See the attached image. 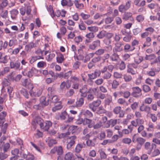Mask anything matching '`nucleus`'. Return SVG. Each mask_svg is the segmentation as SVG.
Instances as JSON below:
<instances>
[{"instance_id": "obj_1", "label": "nucleus", "mask_w": 160, "mask_h": 160, "mask_svg": "<svg viewBox=\"0 0 160 160\" xmlns=\"http://www.w3.org/2000/svg\"><path fill=\"white\" fill-rule=\"evenodd\" d=\"M21 82L23 86L29 90H32L33 88V84L31 82L29 79L22 78L21 80Z\"/></svg>"}, {"instance_id": "obj_2", "label": "nucleus", "mask_w": 160, "mask_h": 160, "mask_svg": "<svg viewBox=\"0 0 160 160\" xmlns=\"http://www.w3.org/2000/svg\"><path fill=\"white\" fill-rule=\"evenodd\" d=\"M40 41L39 40H37L34 42H31L28 44L26 45L25 47V49L27 53L30 51L32 48L37 47L38 45V42Z\"/></svg>"}, {"instance_id": "obj_3", "label": "nucleus", "mask_w": 160, "mask_h": 160, "mask_svg": "<svg viewBox=\"0 0 160 160\" xmlns=\"http://www.w3.org/2000/svg\"><path fill=\"white\" fill-rule=\"evenodd\" d=\"M101 103V101L97 99L89 104L88 107L93 112H95L97 110V108L100 106Z\"/></svg>"}, {"instance_id": "obj_4", "label": "nucleus", "mask_w": 160, "mask_h": 160, "mask_svg": "<svg viewBox=\"0 0 160 160\" xmlns=\"http://www.w3.org/2000/svg\"><path fill=\"white\" fill-rule=\"evenodd\" d=\"M138 67V65L135 64L133 63L129 64L127 66V72L132 75L135 74L137 72L136 69Z\"/></svg>"}, {"instance_id": "obj_5", "label": "nucleus", "mask_w": 160, "mask_h": 160, "mask_svg": "<svg viewBox=\"0 0 160 160\" xmlns=\"http://www.w3.org/2000/svg\"><path fill=\"white\" fill-rule=\"evenodd\" d=\"M37 72V70L34 67L29 69L28 71L27 69H25L22 72V74L24 76H27L28 78H32L34 74Z\"/></svg>"}, {"instance_id": "obj_6", "label": "nucleus", "mask_w": 160, "mask_h": 160, "mask_svg": "<svg viewBox=\"0 0 160 160\" xmlns=\"http://www.w3.org/2000/svg\"><path fill=\"white\" fill-rule=\"evenodd\" d=\"M131 1H128L126 3L125 5L122 4L120 5L118 7V10L120 12H123L127 10L131 7Z\"/></svg>"}, {"instance_id": "obj_7", "label": "nucleus", "mask_w": 160, "mask_h": 160, "mask_svg": "<svg viewBox=\"0 0 160 160\" xmlns=\"http://www.w3.org/2000/svg\"><path fill=\"white\" fill-rule=\"evenodd\" d=\"M77 126H72L69 127L68 128V132H66L61 134L59 135V138H63L66 137L70 134V132L71 131L72 133H73L77 130Z\"/></svg>"}, {"instance_id": "obj_8", "label": "nucleus", "mask_w": 160, "mask_h": 160, "mask_svg": "<svg viewBox=\"0 0 160 160\" xmlns=\"http://www.w3.org/2000/svg\"><path fill=\"white\" fill-rule=\"evenodd\" d=\"M76 139L77 137L75 136H71L68 139L67 141L68 143L67 148L68 149H70L74 145Z\"/></svg>"}, {"instance_id": "obj_9", "label": "nucleus", "mask_w": 160, "mask_h": 160, "mask_svg": "<svg viewBox=\"0 0 160 160\" xmlns=\"http://www.w3.org/2000/svg\"><path fill=\"white\" fill-rule=\"evenodd\" d=\"M132 89L133 91L131 94L133 97L137 98L141 96L140 93L142 91V90L139 87H132Z\"/></svg>"}, {"instance_id": "obj_10", "label": "nucleus", "mask_w": 160, "mask_h": 160, "mask_svg": "<svg viewBox=\"0 0 160 160\" xmlns=\"http://www.w3.org/2000/svg\"><path fill=\"white\" fill-rule=\"evenodd\" d=\"M79 92L81 93L80 96L83 98H85L87 96L88 93L89 92V88L88 89L87 85H84L82 88L79 89Z\"/></svg>"}, {"instance_id": "obj_11", "label": "nucleus", "mask_w": 160, "mask_h": 160, "mask_svg": "<svg viewBox=\"0 0 160 160\" xmlns=\"http://www.w3.org/2000/svg\"><path fill=\"white\" fill-rule=\"evenodd\" d=\"M121 108L120 106H117L113 109V112L116 114H119V118H123L124 115V112L123 110H121Z\"/></svg>"}, {"instance_id": "obj_12", "label": "nucleus", "mask_w": 160, "mask_h": 160, "mask_svg": "<svg viewBox=\"0 0 160 160\" xmlns=\"http://www.w3.org/2000/svg\"><path fill=\"white\" fill-rule=\"evenodd\" d=\"M139 110L141 111L147 113L148 115L150 113L151 108L149 106L145 105L144 103H142L140 106Z\"/></svg>"}, {"instance_id": "obj_13", "label": "nucleus", "mask_w": 160, "mask_h": 160, "mask_svg": "<svg viewBox=\"0 0 160 160\" xmlns=\"http://www.w3.org/2000/svg\"><path fill=\"white\" fill-rule=\"evenodd\" d=\"M97 137L96 136H94L92 139H88L86 142L87 146L90 147H94L97 142Z\"/></svg>"}, {"instance_id": "obj_14", "label": "nucleus", "mask_w": 160, "mask_h": 160, "mask_svg": "<svg viewBox=\"0 0 160 160\" xmlns=\"http://www.w3.org/2000/svg\"><path fill=\"white\" fill-rule=\"evenodd\" d=\"M10 146V145L8 143H5V142L2 141L0 142V149L1 150H3L4 152H8Z\"/></svg>"}, {"instance_id": "obj_15", "label": "nucleus", "mask_w": 160, "mask_h": 160, "mask_svg": "<svg viewBox=\"0 0 160 160\" xmlns=\"http://www.w3.org/2000/svg\"><path fill=\"white\" fill-rule=\"evenodd\" d=\"M52 123L50 121H46L43 122L42 125L41 126V129L44 131H48L49 128L52 127Z\"/></svg>"}, {"instance_id": "obj_16", "label": "nucleus", "mask_w": 160, "mask_h": 160, "mask_svg": "<svg viewBox=\"0 0 160 160\" xmlns=\"http://www.w3.org/2000/svg\"><path fill=\"white\" fill-rule=\"evenodd\" d=\"M71 86V83L69 80H67L66 82L63 81L60 84V88L62 91H64L65 89V87L67 89H68Z\"/></svg>"}, {"instance_id": "obj_17", "label": "nucleus", "mask_w": 160, "mask_h": 160, "mask_svg": "<svg viewBox=\"0 0 160 160\" xmlns=\"http://www.w3.org/2000/svg\"><path fill=\"white\" fill-rule=\"evenodd\" d=\"M123 45V43L121 42H117L115 47L113 49V52H117L122 51L123 48L121 46Z\"/></svg>"}, {"instance_id": "obj_18", "label": "nucleus", "mask_w": 160, "mask_h": 160, "mask_svg": "<svg viewBox=\"0 0 160 160\" xmlns=\"http://www.w3.org/2000/svg\"><path fill=\"white\" fill-rule=\"evenodd\" d=\"M100 46V41L99 40H97L92 42L89 45V48L92 50L96 49L97 47Z\"/></svg>"}, {"instance_id": "obj_19", "label": "nucleus", "mask_w": 160, "mask_h": 160, "mask_svg": "<svg viewBox=\"0 0 160 160\" xmlns=\"http://www.w3.org/2000/svg\"><path fill=\"white\" fill-rule=\"evenodd\" d=\"M151 144L149 142H146L144 144L145 148L148 150L149 152L148 154H150L151 153L152 149L153 148H155L156 147V145L155 144H152L151 146V148H150Z\"/></svg>"}, {"instance_id": "obj_20", "label": "nucleus", "mask_w": 160, "mask_h": 160, "mask_svg": "<svg viewBox=\"0 0 160 160\" xmlns=\"http://www.w3.org/2000/svg\"><path fill=\"white\" fill-rule=\"evenodd\" d=\"M101 75V71L99 70L96 69L95 70L94 72L91 74H88V76L94 79H96L97 77H99Z\"/></svg>"}, {"instance_id": "obj_21", "label": "nucleus", "mask_w": 160, "mask_h": 160, "mask_svg": "<svg viewBox=\"0 0 160 160\" xmlns=\"http://www.w3.org/2000/svg\"><path fill=\"white\" fill-rule=\"evenodd\" d=\"M10 66L11 68L14 69L15 70H20V63L18 61L15 62L13 61L10 62Z\"/></svg>"}, {"instance_id": "obj_22", "label": "nucleus", "mask_w": 160, "mask_h": 160, "mask_svg": "<svg viewBox=\"0 0 160 160\" xmlns=\"http://www.w3.org/2000/svg\"><path fill=\"white\" fill-rule=\"evenodd\" d=\"M104 43L106 45H108V46L106 47V48H107L108 52L111 51L112 49V46L110 44L111 43V41L110 39L108 38H105L103 40Z\"/></svg>"}, {"instance_id": "obj_23", "label": "nucleus", "mask_w": 160, "mask_h": 160, "mask_svg": "<svg viewBox=\"0 0 160 160\" xmlns=\"http://www.w3.org/2000/svg\"><path fill=\"white\" fill-rule=\"evenodd\" d=\"M86 146V144L84 142L82 143H78L76 147L75 151L76 152L79 153L81 151L82 148L85 147Z\"/></svg>"}, {"instance_id": "obj_24", "label": "nucleus", "mask_w": 160, "mask_h": 160, "mask_svg": "<svg viewBox=\"0 0 160 160\" xmlns=\"http://www.w3.org/2000/svg\"><path fill=\"white\" fill-rule=\"evenodd\" d=\"M37 99L36 98H32L30 100L28 101H26L25 102V104L27 107L29 108H30L31 107L32 105L35 103L37 101Z\"/></svg>"}, {"instance_id": "obj_25", "label": "nucleus", "mask_w": 160, "mask_h": 160, "mask_svg": "<svg viewBox=\"0 0 160 160\" xmlns=\"http://www.w3.org/2000/svg\"><path fill=\"white\" fill-rule=\"evenodd\" d=\"M84 98L82 97L78 99L76 102V104L74 107H81L84 104Z\"/></svg>"}, {"instance_id": "obj_26", "label": "nucleus", "mask_w": 160, "mask_h": 160, "mask_svg": "<svg viewBox=\"0 0 160 160\" xmlns=\"http://www.w3.org/2000/svg\"><path fill=\"white\" fill-rule=\"evenodd\" d=\"M4 120L0 119V127L2 126L1 131L3 134H5L8 126V124L7 123H5L4 125H2L4 122Z\"/></svg>"}, {"instance_id": "obj_27", "label": "nucleus", "mask_w": 160, "mask_h": 160, "mask_svg": "<svg viewBox=\"0 0 160 160\" xmlns=\"http://www.w3.org/2000/svg\"><path fill=\"white\" fill-rule=\"evenodd\" d=\"M0 1L2 2L0 4V14H1L3 12V8L8 5V0H0Z\"/></svg>"}, {"instance_id": "obj_28", "label": "nucleus", "mask_w": 160, "mask_h": 160, "mask_svg": "<svg viewBox=\"0 0 160 160\" xmlns=\"http://www.w3.org/2000/svg\"><path fill=\"white\" fill-rule=\"evenodd\" d=\"M45 99L46 98L44 96L41 97L40 98V102L43 108L48 105L49 104V100L46 101Z\"/></svg>"}, {"instance_id": "obj_29", "label": "nucleus", "mask_w": 160, "mask_h": 160, "mask_svg": "<svg viewBox=\"0 0 160 160\" xmlns=\"http://www.w3.org/2000/svg\"><path fill=\"white\" fill-rule=\"evenodd\" d=\"M1 84L2 85V90H5V88L8 86L10 83L7 79L4 78L2 80Z\"/></svg>"}, {"instance_id": "obj_30", "label": "nucleus", "mask_w": 160, "mask_h": 160, "mask_svg": "<svg viewBox=\"0 0 160 160\" xmlns=\"http://www.w3.org/2000/svg\"><path fill=\"white\" fill-rule=\"evenodd\" d=\"M96 112L97 114L99 115H102L107 112L106 110L102 106L99 107Z\"/></svg>"}, {"instance_id": "obj_31", "label": "nucleus", "mask_w": 160, "mask_h": 160, "mask_svg": "<svg viewBox=\"0 0 160 160\" xmlns=\"http://www.w3.org/2000/svg\"><path fill=\"white\" fill-rule=\"evenodd\" d=\"M62 106L61 102L57 103L55 106L52 108V111L53 112H55L61 109Z\"/></svg>"}, {"instance_id": "obj_32", "label": "nucleus", "mask_w": 160, "mask_h": 160, "mask_svg": "<svg viewBox=\"0 0 160 160\" xmlns=\"http://www.w3.org/2000/svg\"><path fill=\"white\" fill-rule=\"evenodd\" d=\"M119 56L116 52H113V53L110 56V59L112 61L116 62L119 59Z\"/></svg>"}, {"instance_id": "obj_33", "label": "nucleus", "mask_w": 160, "mask_h": 160, "mask_svg": "<svg viewBox=\"0 0 160 160\" xmlns=\"http://www.w3.org/2000/svg\"><path fill=\"white\" fill-rule=\"evenodd\" d=\"M141 0H134V4L135 5L138 7L144 6L145 5V0H142V2H141L140 3H139Z\"/></svg>"}, {"instance_id": "obj_34", "label": "nucleus", "mask_w": 160, "mask_h": 160, "mask_svg": "<svg viewBox=\"0 0 160 160\" xmlns=\"http://www.w3.org/2000/svg\"><path fill=\"white\" fill-rule=\"evenodd\" d=\"M43 58L40 56H32L31 60L29 61L30 64H33L37 60L40 59H43Z\"/></svg>"}, {"instance_id": "obj_35", "label": "nucleus", "mask_w": 160, "mask_h": 160, "mask_svg": "<svg viewBox=\"0 0 160 160\" xmlns=\"http://www.w3.org/2000/svg\"><path fill=\"white\" fill-rule=\"evenodd\" d=\"M55 89L56 87L55 84H53L52 86L48 87L47 89V91L48 92V95L49 94L51 95L53 94Z\"/></svg>"}, {"instance_id": "obj_36", "label": "nucleus", "mask_w": 160, "mask_h": 160, "mask_svg": "<svg viewBox=\"0 0 160 160\" xmlns=\"http://www.w3.org/2000/svg\"><path fill=\"white\" fill-rule=\"evenodd\" d=\"M99 153L100 158L102 159H106L107 158V155L105 152L102 149H100L98 151Z\"/></svg>"}, {"instance_id": "obj_37", "label": "nucleus", "mask_w": 160, "mask_h": 160, "mask_svg": "<svg viewBox=\"0 0 160 160\" xmlns=\"http://www.w3.org/2000/svg\"><path fill=\"white\" fill-rule=\"evenodd\" d=\"M11 17L13 19H15L18 14V10L16 9H13L10 11Z\"/></svg>"}, {"instance_id": "obj_38", "label": "nucleus", "mask_w": 160, "mask_h": 160, "mask_svg": "<svg viewBox=\"0 0 160 160\" xmlns=\"http://www.w3.org/2000/svg\"><path fill=\"white\" fill-rule=\"evenodd\" d=\"M35 121V122L39 125L40 127L44 122L43 120L39 116L36 117Z\"/></svg>"}, {"instance_id": "obj_39", "label": "nucleus", "mask_w": 160, "mask_h": 160, "mask_svg": "<svg viewBox=\"0 0 160 160\" xmlns=\"http://www.w3.org/2000/svg\"><path fill=\"white\" fill-rule=\"evenodd\" d=\"M91 91H92L94 95L96 96H97L100 92L98 87L94 88H90L89 92H91Z\"/></svg>"}, {"instance_id": "obj_40", "label": "nucleus", "mask_w": 160, "mask_h": 160, "mask_svg": "<svg viewBox=\"0 0 160 160\" xmlns=\"http://www.w3.org/2000/svg\"><path fill=\"white\" fill-rule=\"evenodd\" d=\"M83 115L85 117L88 118H92L93 116L92 113L88 110H86L83 112Z\"/></svg>"}, {"instance_id": "obj_41", "label": "nucleus", "mask_w": 160, "mask_h": 160, "mask_svg": "<svg viewBox=\"0 0 160 160\" xmlns=\"http://www.w3.org/2000/svg\"><path fill=\"white\" fill-rule=\"evenodd\" d=\"M106 32L105 31H102L97 35V37L99 39H102L105 37Z\"/></svg>"}, {"instance_id": "obj_42", "label": "nucleus", "mask_w": 160, "mask_h": 160, "mask_svg": "<svg viewBox=\"0 0 160 160\" xmlns=\"http://www.w3.org/2000/svg\"><path fill=\"white\" fill-rule=\"evenodd\" d=\"M56 59L57 62L59 63H62L65 60L63 55L62 54H60V55L57 57Z\"/></svg>"}, {"instance_id": "obj_43", "label": "nucleus", "mask_w": 160, "mask_h": 160, "mask_svg": "<svg viewBox=\"0 0 160 160\" xmlns=\"http://www.w3.org/2000/svg\"><path fill=\"white\" fill-rule=\"evenodd\" d=\"M105 50L104 49L101 48L96 51L95 52V54L100 56L103 54L105 53Z\"/></svg>"}, {"instance_id": "obj_44", "label": "nucleus", "mask_w": 160, "mask_h": 160, "mask_svg": "<svg viewBox=\"0 0 160 160\" xmlns=\"http://www.w3.org/2000/svg\"><path fill=\"white\" fill-rule=\"evenodd\" d=\"M33 108L37 110H41L42 111L43 109V108L42 105V104H41L40 102L38 104H36L34 105L33 106Z\"/></svg>"}, {"instance_id": "obj_45", "label": "nucleus", "mask_w": 160, "mask_h": 160, "mask_svg": "<svg viewBox=\"0 0 160 160\" xmlns=\"http://www.w3.org/2000/svg\"><path fill=\"white\" fill-rule=\"evenodd\" d=\"M148 128H147L148 131H153L154 130L153 124L151 122H149L148 124Z\"/></svg>"}, {"instance_id": "obj_46", "label": "nucleus", "mask_w": 160, "mask_h": 160, "mask_svg": "<svg viewBox=\"0 0 160 160\" xmlns=\"http://www.w3.org/2000/svg\"><path fill=\"white\" fill-rule=\"evenodd\" d=\"M88 101L91 102L92 101L94 98V95L91 92L88 93L87 96L86 97Z\"/></svg>"}, {"instance_id": "obj_47", "label": "nucleus", "mask_w": 160, "mask_h": 160, "mask_svg": "<svg viewBox=\"0 0 160 160\" xmlns=\"http://www.w3.org/2000/svg\"><path fill=\"white\" fill-rule=\"evenodd\" d=\"M132 15V14L131 12L125 13L123 15L122 19L126 20H128Z\"/></svg>"}, {"instance_id": "obj_48", "label": "nucleus", "mask_w": 160, "mask_h": 160, "mask_svg": "<svg viewBox=\"0 0 160 160\" xmlns=\"http://www.w3.org/2000/svg\"><path fill=\"white\" fill-rule=\"evenodd\" d=\"M75 93V91L73 89H71L66 93L67 97H70L73 95Z\"/></svg>"}, {"instance_id": "obj_49", "label": "nucleus", "mask_w": 160, "mask_h": 160, "mask_svg": "<svg viewBox=\"0 0 160 160\" xmlns=\"http://www.w3.org/2000/svg\"><path fill=\"white\" fill-rule=\"evenodd\" d=\"M103 73L104 74L103 75L102 78L103 79H109L112 76V74L108 72Z\"/></svg>"}, {"instance_id": "obj_50", "label": "nucleus", "mask_w": 160, "mask_h": 160, "mask_svg": "<svg viewBox=\"0 0 160 160\" xmlns=\"http://www.w3.org/2000/svg\"><path fill=\"white\" fill-rule=\"evenodd\" d=\"M143 91L145 92H148L151 91V88L148 85L144 84L142 86Z\"/></svg>"}, {"instance_id": "obj_51", "label": "nucleus", "mask_w": 160, "mask_h": 160, "mask_svg": "<svg viewBox=\"0 0 160 160\" xmlns=\"http://www.w3.org/2000/svg\"><path fill=\"white\" fill-rule=\"evenodd\" d=\"M143 60V58L142 56H138L136 57L135 58V62L137 64L140 63Z\"/></svg>"}, {"instance_id": "obj_52", "label": "nucleus", "mask_w": 160, "mask_h": 160, "mask_svg": "<svg viewBox=\"0 0 160 160\" xmlns=\"http://www.w3.org/2000/svg\"><path fill=\"white\" fill-rule=\"evenodd\" d=\"M139 43V42L136 39H134L133 40L132 43V46L131 47L130 51H132L135 49V48L134 47V46L138 45Z\"/></svg>"}, {"instance_id": "obj_53", "label": "nucleus", "mask_w": 160, "mask_h": 160, "mask_svg": "<svg viewBox=\"0 0 160 160\" xmlns=\"http://www.w3.org/2000/svg\"><path fill=\"white\" fill-rule=\"evenodd\" d=\"M73 155L71 152H68L67 153L64 157V158L65 160H71Z\"/></svg>"}, {"instance_id": "obj_54", "label": "nucleus", "mask_w": 160, "mask_h": 160, "mask_svg": "<svg viewBox=\"0 0 160 160\" xmlns=\"http://www.w3.org/2000/svg\"><path fill=\"white\" fill-rule=\"evenodd\" d=\"M160 154V151L158 149H156L154 150L152 152L151 156L152 157L157 156Z\"/></svg>"}, {"instance_id": "obj_55", "label": "nucleus", "mask_w": 160, "mask_h": 160, "mask_svg": "<svg viewBox=\"0 0 160 160\" xmlns=\"http://www.w3.org/2000/svg\"><path fill=\"white\" fill-rule=\"evenodd\" d=\"M4 152L0 153V160H4L8 157V155Z\"/></svg>"}, {"instance_id": "obj_56", "label": "nucleus", "mask_w": 160, "mask_h": 160, "mask_svg": "<svg viewBox=\"0 0 160 160\" xmlns=\"http://www.w3.org/2000/svg\"><path fill=\"white\" fill-rule=\"evenodd\" d=\"M23 46L22 45H19L18 46V48H15L12 51V53L16 55L20 51V50L22 48Z\"/></svg>"}, {"instance_id": "obj_57", "label": "nucleus", "mask_w": 160, "mask_h": 160, "mask_svg": "<svg viewBox=\"0 0 160 160\" xmlns=\"http://www.w3.org/2000/svg\"><path fill=\"white\" fill-rule=\"evenodd\" d=\"M55 54L54 53H50L46 57V59L48 61H51L55 57Z\"/></svg>"}, {"instance_id": "obj_58", "label": "nucleus", "mask_w": 160, "mask_h": 160, "mask_svg": "<svg viewBox=\"0 0 160 160\" xmlns=\"http://www.w3.org/2000/svg\"><path fill=\"white\" fill-rule=\"evenodd\" d=\"M8 55H5L3 57L1 58V60H0V63H3L4 64H6L8 62Z\"/></svg>"}, {"instance_id": "obj_59", "label": "nucleus", "mask_w": 160, "mask_h": 160, "mask_svg": "<svg viewBox=\"0 0 160 160\" xmlns=\"http://www.w3.org/2000/svg\"><path fill=\"white\" fill-rule=\"evenodd\" d=\"M146 141V140L142 138H138L136 139V141L140 145H143Z\"/></svg>"}, {"instance_id": "obj_60", "label": "nucleus", "mask_w": 160, "mask_h": 160, "mask_svg": "<svg viewBox=\"0 0 160 160\" xmlns=\"http://www.w3.org/2000/svg\"><path fill=\"white\" fill-rule=\"evenodd\" d=\"M144 19V17L142 15H139L136 17V20L138 22H142Z\"/></svg>"}, {"instance_id": "obj_61", "label": "nucleus", "mask_w": 160, "mask_h": 160, "mask_svg": "<svg viewBox=\"0 0 160 160\" xmlns=\"http://www.w3.org/2000/svg\"><path fill=\"white\" fill-rule=\"evenodd\" d=\"M147 116L150 117L152 121L153 122H156L157 120V117L156 116L155 114H152L150 113L147 115Z\"/></svg>"}, {"instance_id": "obj_62", "label": "nucleus", "mask_w": 160, "mask_h": 160, "mask_svg": "<svg viewBox=\"0 0 160 160\" xmlns=\"http://www.w3.org/2000/svg\"><path fill=\"white\" fill-rule=\"evenodd\" d=\"M14 73L12 72L9 73V74L7 78L8 79L12 81H14L15 80V77H14Z\"/></svg>"}, {"instance_id": "obj_63", "label": "nucleus", "mask_w": 160, "mask_h": 160, "mask_svg": "<svg viewBox=\"0 0 160 160\" xmlns=\"http://www.w3.org/2000/svg\"><path fill=\"white\" fill-rule=\"evenodd\" d=\"M132 37V36L130 35V34H129L126 35V36L124 37L123 38V40L125 42H129L131 40Z\"/></svg>"}, {"instance_id": "obj_64", "label": "nucleus", "mask_w": 160, "mask_h": 160, "mask_svg": "<svg viewBox=\"0 0 160 160\" xmlns=\"http://www.w3.org/2000/svg\"><path fill=\"white\" fill-rule=\"evenodd\" d=\"M139 104L138 102H134L133 104H132L131 107L132 109L133 110H135L138 108Z\"/></svg>"}]
</instances>
